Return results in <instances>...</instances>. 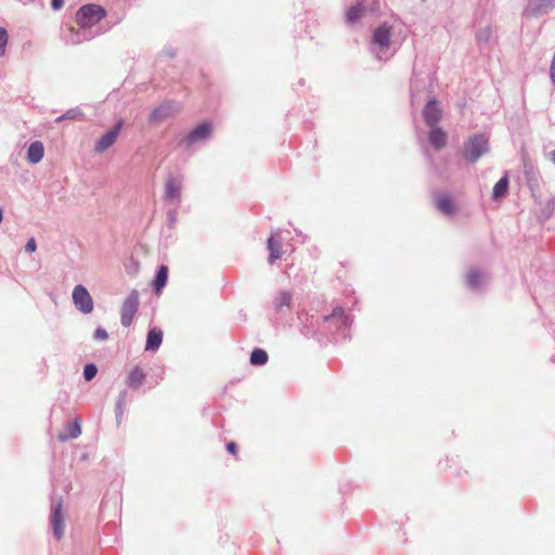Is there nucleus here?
<instances>
[{
    "mask_svg": "<svg viewBox=\"0 0 555 555\" xmlns=\"http://www.w3.org/2000/svg\"><path fill=\"white\" fill-rule=\"evenodd\" d=\"M44 155V146L40 141L33 142L27 150V159L30 164H38Z\"/></svg>",
    "mask_w": 555,
    "mask_h": 555,
    "instance_id": "16",
    "label": "nucleus"
},
{
    "mask_svg": "<svg viewBox=\"0 0 555 555\" xmlns=\"http://www.w3.org/2000/svg\"><path fill=\"white\" fill-rule=\"evenodd\" d=\"M555 9V0H528L525 14L529 16H542Z\"/></svg>",
    "mask_w": 555,
    "mask_h": 555,
    "instance_id": "8",
    "label": "nucleus"
},
{
    "mask_svg": "<svg viewBox=\"0 0 555 555\" xmlns=\"http://www.w3.org/2000/svg\"><path fill=\"white\" fill-rule=\"evenodd\" d=\"M491 38L492 29L490 27L481 28L476 33V41L480 47L488 44Z\"/></svg>",
    "mask_w": 555,
    "mask_h": 555,
    "instance_id": "26",
    "label": "nucleus"
},
{
    "mask_svg": "<svg viewBox=\"0 0 555 555\" xmlns=\"http://www.w3.org/2000/svg\"><path fill=\"white\" fill-rule=\"evenodd\" d=\"M392 36V27L387 23L380 24L374 31L372 37V43L377 48L374 51L378 60H386V50L390 44V38Z\"/></svg>",
    "mask_w": 555,
    "mask_h": 555,
    "instance_id": "3",
    "label": "nucleus"
},
{
    "mask_svg": "<svg viewBox=\"0 0 555 555\" xmlns=\"http://www.w3.org/2000/svg\"><path fill=\"white\" fill-rule=\"evenodd\" d=\"M485 281V274L478 269H472L466 274V285L473 291L480 289Z\"/></svg>",
    "mask_w": 555,
    "mask_h": 555,
    "instance_id": "14",
    "label": "nucleus"
},
{
    "mask_svg": "<svg viewBox=\"0 0 555 555\" xmlns=\"http://www.w3.org/2000/svg\"><path fill=\"white\" fill-rule=\"evenodd\" d=\"M429 142L436 150H441L447 144V133L439 127L431 129L429 132Z\"/></svg>",
    "mask_w": 555,
    "mask_h": 555,
    "instance_id": "17",
    "label": "nucleus"
},
{
    "mask_svg": "<svg viewBox=\"0 0 555 555\" xmlns=\"http://www.w3.org/2000/svg\"><path fill=\"white\" fill-rule=\"evenodd\" d=\"M138 309H139V292L137 289H132L121 306L120 322H121L122 326H125V327L130 326L134 314L138 312Z\"/></svg>",
    "mask_w": 555,
    "mask_h": 555,
    "instance_id": "4",
    "label": "nucleus"
},
{
    "mask_svg": "<svg viewBox=\"0 0 555 555\" xmlns=\"http://www.w3.org/2000/svg\"><path fill=\"white\" fill-rule=\"evenodd\" d=\"M93 337L96 340H106L108 338V334H107V332L104 328L98 327L94 331Z\"/></svg>",
    "mask_w": 555,
    "mask_h": 555,
    "instance_id": "33",
    "label": "nucleus"
},
{
    "mask_svg": "<svg viewBox=\"0 0 555 555\" xmlns=\"http://www.w3.org/2000/svg\"><path fill=\"white\" fill-rule=\"evenodd\" d=\"M37 249V244L34 237L29 238L25 245V250L27 253H35Z\"/></svg>",
    "mask_w": 555,
    "mask_h": 555,
    "instance_id": "34",
    "label": "nucleus"
},
{
    "mask_svg": "<svg viewBox=\"0 0 555 555\" xmlns=\"http://www.w3.org/2000/svg\"><path fill=\"white\" fill-rule=\"evenodd\" d=\"M98 373V367L95 364L93 363H89L85 366L83 369V377L86 380L90 382L91 379H93L95 377Z\"/></svg>",
    "mask_w": 555,
    "mask_h": 555,
    "instance_id": "29",
    "label": "nucleus"
},
{
    "mask_svg": "<svg viewBox=\"0 0 555 555\" xmlns=\"http://www.w3.org/2000/svg\"><path fill=\"white\" fill-rule=\"evenodd\" d=\"M293 295L288 291H281L275 298L274 305L276 310H282L284 307L289 308Z\"/></svg>",
    "mask_w": 555,
    "mask_h": 555,
    "instance_id": "23",
    "label": "nucleus"
},
{
    "mask_svg": "<svg viewBox=\"0 0 555 555\" xmlns=\"http://www.w3.org/2000/svg\"><path fill=\"white\" fill-rule=\"evenodd\" d=\"M91 37L87 36L85 31L82 35H80L79 33H74L68 42H70L72 44H77L80 43L82 40H88Z\"/></svg>",
    "mask_w": 555,
    "mask_h": 555,
    "instance_id": "32",
    "label": "nucleus"
},
{
    "mask_svg": "<svg viewBox=\"0 0 555 555\" xmlns=\"http://www.w3.org/2000/svg\"><path fill=\"white\" fill-rule=\"evenodd\" d=\"M124 126V121L120 119L118 120L115 126L105 132L96 142L94 145V150L98 153H104L106 150H108L117 140L120 130Z\"/></svg>",
    "mask_w": 555,
    "mask_h": 555,
    "instance_id": "7",
    "label": "nucleus"
},
{
    "mask_svg": "<svg viewBox=\"0 0 555 555\" xmlns=\"http://www.w3.org/2000/svg\"><path fill=\"white\" fill-rule=\"evenodd\" d=\"M436 207L440 212L447 216H452L456 210L451 197L444 193H440L436 196Z\"/></svg>",
    "mask_w": 555,
    "mask_h": 555,
    "instance_id": "13",
    "label": "nucleus"
},
{
    "mask_svg": "<svg viewBox=\"0 0 555 555\" xmlns=\"http://www.w3.org/2000/svg\"><path fill=\"white\" fill-rule=\"evenodd\" d=\"M163 340V332L158 328H152L147 333V339L145 345L146 351H156Z\"/></svg>",
    "mask_w": 555,
    "mask_h": 555,
    "instance_id": "18",
    "label": "nucleus"
},
{
    "mask_svg": "<svg viewBox=\"0 0 555 555\" xmlns=\"http://www.w3.org/2000/svg\"><path fill=\"white\" fill-rule=\"evenodd\" d=\"M249 361L253 365H263L268 362V354L263 349L256 348L253 350Z\"/></svg>",
    "mask_w": 555,
    "mask_h": 555,
    "instance_id": "25",
    "label": "nucleus"
},
{
    "mask_svg": "<svg viewBox=\"0 0 555 555\" xmlns=\"http://www.w3.org/2000/svg\"><path fill=\"white\" fill-rule=\"evenodd\" d=\"M126 397H127V391L124 390L119 393L118 396V400H117V403H116V417L117 420L121 416L122 414V410H124V406H125V403H126Z\"/></svg>",
    "mask_w": 555,
    "mask_h": 555,
    "instance_id": "30",
    "label": "nucleus"
},
{
    "mask_svg": "<svg viewBox=\"0 0 555 555\" xmlns=\"http://www.w3.org/2000/svg\"><path fill=\"white\" fill-rule=\"evenodd\" d=\"M62 506L63 504L61 500L53 502L50 516L53 534L57 540H61L64 535V517L62 514Z\"/></svg>",
    "mask_w": 555,
    "mask_h": 555,
    "instance_id": "9",
    "label": "nucleus"
},
{
    "mask_svg": "<svg viewBox=\"0 0 555 555\" xmlns=\"http://www.w3.org/2000/svg\"><path fill=\"white\" fill-rule=\"evenodd\" d=\"M179 105L173 101H166L155 107L149 116L151 125H158L179 112Z\"/></svg>",
    "mask_w": 555,
    "mask_h": 555,
    "instance_id": "5",
    "label": "nucleus"
},
{
    "mask_svg": "<svg viewBox=\"0 0 555 555\" xmlns=\"http://www.w3.org/2000/svg\"><path fill=\"white\" fill-rule=\"evenodd\" d=\"M144 378H145L144 372L140 367L135 366L131 370V372L128 376V384L130 387L137 388L143 384Z\"/></svg>",
    "mask_w": 555,
    "mask_h": 555,
    "instance_id": "22",
    "label": "nucleus"
},
{
    "mask_svg": "<svg viewBox=\"0 0 555 555\" xmlns=\"http://www.w3.org/2000/svg\"><path fill=\"white\" fill-rule=\"evenodd\" d=\"M334 319H337L341 325H345V326L348 325L349 319L345 314V311L341 308H335L333 310V313L325 318L326 321L334 320Z\"/></svg>",
    "mask_w": 555,
    "mask_h": 555,
    "instance_id": "27",
    "label": "nucleus"
},
{
    "mask_svg": "<svg viewBox=\"0 0 555 555\" xmlns=\"http://www.w3.org/2000/svg\"><path fill=\"white\" fill-rule=\"evenodd\" d=\"M551 160L554 163L555 165V150L551 153Z\"/></svg>",
    "mask_w": 555,
    "mask_h": 555,
    "instance_id": "37",
    "label": "nucleus"
},
{
    "mask_svg": "<svg viewBox=\"0 0 555 555\" xmlns=\"http://www.w3.org/2000/svg\"><path fill=\"white\" fill-rule=\"evenodd\" d=\"M508 190V177L504 175L493 186L492 197L499 199L506 195Z\"/></svg>",
    "mask_w": 555,
    "mask_h": 555,
    "instance_id": "21",
    "label": "nucleus"
},
{
    "mask_svg": "<svg viewBox=\"0 0 555 555\" xmlns=\"http://www.w3.org/2000/svg\"><path fill=\"white\" fill-rule=\"evenodd\" d=\"M82 115L81 111L79 108H72L68 109L65 114L56 118V122H60L64 119H76Z\"/></svg>",
    "mask_w": 555,
    "mask_h": 555,
    "instance_id": "28",
    "label": "nucleus"
},
{
    "mask_svg": "<svg viewBox=\"0 0 555 555\" xmlns=\"http://www.w3.org/2000/svg\"><path fill=\"white\" fill-rule=\"evenodd\" d=\"M363 14V8L361 4L350 7L346 12V21L349 24L358 22Z\"/></svg>",
    "mask_w": 555,
    "mask_h": 555,
    "instance_id": "24",
    "label": "nucleus"
},
{
    "mask_svg": "<svg viewBox=\"0 0 555 555\" xmlns=\"http://www.w3.org/2000/svg\"><path fill=\"white\" fill-rule=\"evenodd\" d=\"M8 39V31L3 27H0V56H3L5 53Z\"/></svg>",
    "mask_w": 555,
    "mask_h": 555,
    "instance_id": "31",
    "label": "nucleus"
},
{
    "mask_svg": "<svg viewBox=\"0 0 555 555\" xmlns=\"http://www.w3.org/2000/svg\"><path fill=\"white\" fill-rule=\"evenodd\" d=\"M279 232L276 231L274 234H272L267 242L268 249L270 251L269 255V263H274L275 260L280 259L282 257V243L281 240L278 238Z\"/></svg>",
    "mask_w": 555,
    "mask_h": 555,
    "instance_id": "12",
    "label": "nucleus"
},
{
    "mask_svg": "<svg viewBox=\"0 0 555 555\" xmlns=\"http://www.w3.org/2000/svg\"><path fill=\"white\" fill-rule=\"evenodd\" d=\"M73 302L77 310L88 314L93 310V299L83 285H76L73 289Z\"/></svg>",
    "mask_w": 555,
    "mask_h": 555,
    "instance_id": "6",
    "label": "nucleus"
},
{
    "mask_svg": "<svg viewBox=\"0 0 555 555\" xmlns=\"http://www.w3.org/2000/svg\"><path fill=\"white\" fill-rule=\"evenodd\" d=\"M227 450L232 453V454H236V451H237V447L235 444V442H230L228 443L227 446Z\"/></svg>",
    "mask_w": 555,
    "mask_h": 555,
    "instance_id": "36",
    "label": "nucleus"
},
{
    "mask_svg": "<svg viewBox=\"0 0 555 555\" xmlns=\"http://www.w3.org/2000/svg\"><path fill=\"white\" fill-rule=\"evenodd\" d=\"M106 16V11L99 4H85L76 13V22L86 30L94 25H96L100 21H102Z\"/></svg>",
    "mask_w": 555,
    "mask_h": 555,
    "instance_id": "1",
    "label": "nucleus"
},
{
    "mask_svg": "<svg viewBox=\"0 0 555 555\" xmlns=\"http://www.w3.org/2000/svg\"><path fill=\"white\" fill-rule=\"evenodd\" d=\"M488 152V140L483 134L476 133L469 137L464 143V158L470 163L477 162Z\"/></svg>",
    "mask_w": 555,
    "mask_h": 555,
    "instance_id": "2",
    "label": "nucleus"
},
{
    "mask_svg": "<svg viewBox=\"0 0 555 555\" xmlns=\"http://www.w3.org/2000/svg\"><path fill=\"white\" fill-rule=\"evenodd\" d=\"M423 116H424L425 122L429 127H434L440 121L441 109L439 108L437 101H435V100L428 101V103L426 104V106L423 111Z\"/></svg>",
    "mask_w": 555,
    "mask_h": 555,
    "instance_id": "11",
    "label": "nucleus"
},
{
    "mask_svg": "<svg viewBox=\"0 0 555 555\" xmlns=\"http://www.w3.org/2000/svg\"><path fill=\"white\" fill-rule=\"evenodd\" d=\"M181 191V181L176 178H169L165 185V197L170 201H179Z\"/></svg>",
    "mask_w": 555,
    "mask_h": 555,
    "instance_id": "15",
    "label": "nucleus"
},
{
    "mask_svg": "<svg viewBox=\"0 0 555 555\" xmlns=\"http://www.w3.org/2000/svg\"><path fill=\"white\" fill-rule=\"evenodd\" d=\"M211 131V124L202 122L186 135L184 142L188 146H191L198 142H204L210 137Z\"/></svg>",
    "mask_w": 555,
    "mask_h": 555,
    "instance_id": "10",
    "label": "nucleus"
},
{
    "mask_svg": "<svg viewBox=\"0 0 555 555\" xmlns=\"http://www.w3.org/2000/svg\"><path fill=\"white\" fill-rule=\"evenodd\" d=\"M168 279V268L166 266H160L156 272L155 279L153 281L155 292L158 294L165 287Z\"/></svg>",
    "mask_w": 555,
    "mask_h": 555,
    "instance_id": "19",
    "label": "nucleus"
},
{
    "mask_svg": "<svg viewBox=\"0 0 555 555\" xmlns=\"http://www.w3.org/2000/svg\"><path fill=\"white\" fill-rule=\"evenodd\" d=\"M64 5V0H52L51 1V8L54 10V11H59L63 8Z\"/></svg>",
    "mask_w": 555,
    "mask_h": 555,
    "instance_id": "35",
    "label": "nucleus"
},
{
    "mask_svg": "<svg viewBox=\"0 0 555 555\" xmlns=\"http://www.w3.org/2000/svg\"><path fill=\"white\" fill-rule=\"evenodd\" d=\"M81 434V427L78 420H75L73 423L68 424L66 428V434H60L59 439L65 441L67 439H76Z\"/></svg>",
    "mask_w": 555,
    "mask_h": 555,
    "instance_id": "20",
    "label": "nucleus"
},
{
    "mask_svg": "<svg viewBox=\"0 0 555 555\" xmlns=\"http://www.w3.org/2000/svg\"><path fill=\"white\" fill-rule=\"evenodd\" d=\"M2 219H3V211H2V208H0V223L2 222Z\"/></svg>",
    "mask_w": 555,
    "mask_h": 555,
    "instance_id": "38",
    "label": "nucleus"
}]
</instances>
